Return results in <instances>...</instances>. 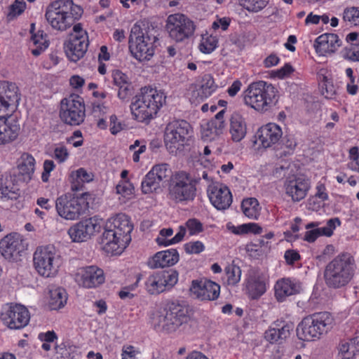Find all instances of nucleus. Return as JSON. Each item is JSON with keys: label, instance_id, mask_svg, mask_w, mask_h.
Segmentation results:
<instances>
[{"label": "nucleus", "instance_id": "36", "mask_svg": "<svg viewBox=\"0 0 359 359\" xmlns=\"http://www.w3.org/2000/svg\"><path fill=\"white\" fill-rule=\"evenodd\" d=\"M346 40L349 43V46L345 48L344 57L352 62H359V33L348 34Z\"/></svg>", "mask_w": 359, "mask_h": 359}, {"label": "nucleus", "instance_id": "43", "mask_svg": "<svg viewBox=\"0 0 359 359\" xmlns=\"http://www.w3.org/2000/svg\"><path fill=\"white\" fill-rule=\"evenodd\" d=\"M238 5L251 13L263 11L269 4V0H238Z\"/></svg>", "mask_w": 359, "mask_h": 359}, {"label": "nucleus", "instance_id": "60", "mask_svg": "<svg viewBox=\"0 0 359 359\" xmlns=\"http://www.w3.org/2000/svg\"><path fill=\"white\" fill-rule=\"evenodd\" d=\"M112 77L114 84L117 87L130 82L128 76L118 69L113 71Z\"/></svg>", "mask_w": 359, "mask_h": 359}, {"label": "nucleus", "instance_id": "47", "mask_svg": "<svg viewBox=\"0 0 359 359\" xmlns=\"http://www.w3.org/2000/svg\"><path fill=\"white\" fill-rule=\"evenodd\" d=\"M151 175L160 182L169 176L171 172L170 165L168 163H160L155 165L149 171Z\"/></svg>", "mask_w": 359, "mask_h": 359}, {"label": "nucleus", "instance_id": "50", "mask_svg": "<svg viewBox=\"0 0 359 359\" xmlns=\"http://www.w3.org/2000/svg\"><path fill=\"white\" fill-rule=\"evenodd\" d=\"M355 347L353 346L352 340L351 341L341 342L339 345V353L341 359H351L355 355Z\"/></svg>", "mask_w": 359, "mask_h": 359}, {"label": "nucleus", "instance_id": "6", "mask_svg": "<svg viewBox=\"0 0 359 359\" xmlns=\"http://www.w3.org/2000/svg\"><path fill=\"white\" fill-rule=\"evenodd\" d=\"M333 323V316L327 311L309 315L297 325V337L303 341H316L332 328Z\"/></svg>", "mask_w": 359, "mask_h": 359}, {"label": "nucleus", "instance_id": "39", "mask_svg": "<svg viewBox=\"0 0 359 359\" xmlns=\"http://www.w3.org/2000/svg\"><path fill=\"white\" fill-rule=\"evenodd\" d=\"M242 271L239 266L229 264L225 267L224 275L222 277L223 283L228 286H235L241 280Z\"/></svg>", "mask_w": 359, "mask_h": 359}, {"label": "nucleus", "instance_id": "3", "mask_svg": "<svg viewBox=\"0 0 359 359\" xmlns=\"http://www.w3.org/2000/svg\"><path fill=\"white\" fill-rule=\"evenodd\" d=\"M357 265L354 257L341 252L329 262L324 270L325 285L330 289H345L353 281Z\"/></svg>", "mask_w": 359, "mask_h": 359}, {"label": "nucleus", "instance_id": "34", "mask_svg": "<svg viewBox=\"0 0 359 359\" xmlns=\"http://www.w3.org/2000/svg\"><path fill=\"white\" fill-rule=\"evenodd\" d=\"M8 116L0 114V146L14 141L18 136L20 126L9 123Z\"/></svg>", "mask_w": 359, "mask_h": 359}, {"label": "nucleus", "instance_id": "4", "mask_svg": "<svg viewBox=\"0 0 359 359\" xmlns=\"http://www.w3.org/2000/svg\"><path fill=\"white\" fill-rule=\"evenodd\" d=\"M244 104L256 111L264 113L272 109L279 100V91L265 81L251 83L243 93Z\"/></svg>", "mask_w": 359, "mask_h": 359}, {"label": "nucleus", "instance_id": "41", "mask_svg": "<svg viewBox=\"0 0 359 359\" xmlns=\"http://www.w3.org/2000/svg\"><path fill=\"white\" fill-rule=\"evenodd\" d=\"M97 126L101 130H105L109 127V131L112 135L118 134L123 129L124 126L115 114L109 116V122L104 118L99 119Z\"/></svg>", "mask_w": 359, "mask_h": 359}, {"label": "nucleus", "instance_id": "14", "mask_svg": "<svg viewBox=\"0 0 359 359\" xmlns=\"http://www.w3.org/2000/svg\"><path fill=\"white\" fill-rule=\"evenodd\" d=\"M60 116L61 120L70 126H79L83 122L86 108L83 99L75 94L61 101Z\"/></svg>", "mask_w": 359, "mask_h": 359}, {"label": "nucleus", "instance_id": "51", "mask_svg": "<svg viewBox=\"0 0 359 359\" xmlns=\"http://www.w3.org/2000/svg\"><path fill=\"white\" fill-rule=\"evenodd\" d=\"M184 227L187 229L190 236L198 235L203 231V224L196 218L189 219L186 222Z\"/></svg>", "mask_w": 359, "mask_h": 359}, {"label": "nucleus", "instance_id": "64", "mask_svg": "<svg viewBox=\"0 0 359 359\" xmlns=\"http://www.w3.org/2000/svg\"><path fill=\"white\" fill-rule=\"evenodd\" d=\"M231 20L229 18H222L214 21L212 28L215 30L221 29L222 31L226 30L230 25Z\"/></svg>", "mask_w": 359, "mask_h": 359}, {"label": "nucleus", "instance_id": "40", "mask_svg": "<svg viewBox=\"0 0 359 359\" xmlns=\"http://www.w3.org/2000/svg\"><path fill=\"white\" fill-rule=\"evenodd\" d=\"M32 41L34 48H32V53L34 56L41 55L49 46L47 35L43 31H38L32 35Z\"/></svg>", "mask_w": 359, "mask_h": 359}, {"label": "nucleus", "instance_id": "18", "mask_svg": "<svg viewBox=\"0 0 359 359\" xmlns=\"http://www.w3.org/2000/svg\"><path fill=\"white\" fill-rule=\"evenodd\" d=\"M270 286L269 275L259 270H251L244 281L245 294L251 300H258Z\"/></svg>", "mask_w": 359, "mask_h": 359}, {"label": "nucleus", "instance_id": "21", "mask_svg": "<svg viewBox=\"0 0 359 359\" xmlns=\"http://www.w3.org/2000/svg\"><path fill=\"white\" fill-rule=\"evenodd\" d=\"M26 250L22 236L11 233L0 240V253L8 262H17Z\"/></svg>", "mask_w": 359, "mask_h": 359}, {"label": "nucleus", "instance_id": "27", "mask_svg": "<svg viewBox=\"0 0 359 359\" xmlns=\"http://www.w3.org/2000/svg\"><path fill=\"white\" fill-rule=\"evenodd\" d=\"M300 291V285L290 278L278 279L274 285V295L278 302H283L287 297L294 295Z\"/></svg>", "mask_w": 359, "mask_h": 359}, {"label": "nucleus", "instance_id": "56", "mask_svg": "<svg viewBox=\"0 0 359 359\" xmlns=\"http://www.w3.org/2000/svg\"><path fill=\"white\" fill-rule=\"evenodd\" d=\"M69 151L65 145L60 144L55 147L53 157L59 163H62L69 157Z\"/></svg>", "mask_w": 359, "mask_h": 359}, {"label": "nucleus", "instance_id": "48", "mask_svg": "<svg viewBox=\"0 0 359 359\" xmlns=\"http://www.w3.org/2000/svg\"><path fill=\"white\" fill-rule=\"evenodd\" d=\"M297 145V143L294 136L290 135H285L282 140L281 149L283 151L280 154V157L292 154Z\"/></svg>", "mask_w": 359, "mask_h": 359}, {"label": "nucleus", "instance_id": "61", "mask_svg": "<svg viewBox=\"0 0 359 359\" xmlns=\"http://www.w3.org/2000/svg\"><path fill=\"white\" fill-rule=\"evenodd\" d=\"M118 97L121 100H128L132 95L133 86L130 82L118 87Z\"/></svg>", "mask_w": 359, "mask_h": 359}, {"label": "nucleus", "instance_id": "45", "mask_svg": "<svg viewBox=\"0 0 359 359\" xmlns=\"http://www.w3.org/2000/svg\"><path fill=\"white\" fill-rule=\"evenodd\" d=\"M342 19L346 25L359 26V7L349 6L344 8Z\"/></svg>", "mask_w": 359, "mask_h": 359}, {"label": "nucleus", "instance_id": "53", "mask_svg": "<svg viewBox=\"0 0 359 359\" xmlns=\"http://www.w3.org/2000/svg\"><path fill=\"white\" fill-rule=\"evenodd\" d=\"M134 187L129 180H121L116 186V191L123 197H128L133 194Z\"/></svg>", "mask_w": 359, "mask_h": 359}, {"label": "nucleus", "instance_id": "30", "mask_svg": "<svg viewBox=\"0 0 359 359\" xmlns=\"http://www.w3.org/2000/svg\"><path fill=\"white\" fill-rule=\"evenodd\" d=\"M292 327L293 325L291 323L277 320L265 332L264 337L270 343H275L280 339H285L290 336Z\"/></svg>", "mask_w": 359, "mask_h": 359}, {"label": "nucleus", "instance_id": "58", "mask_svg": "<svg viewBox=\"0 0 359 359\" xmlns=\"http://www.w3.org/2000/svg\"><path fill=\"white\" fill-rule=\"evenodd\" d=\"M201 137L205 141L214 140L218 135L215 134L213 129L209 126V121L201 126Z\"/></svg>", "mask_w": 359, "mask_h": 359}, {"label": "nucleus", "instance_id": "10", "mask_svg": "<svg viewBox=\"0 0 359 359\" xmlns=\"http://www.w3.org/2000/svg\"><path fill=\"white\" fill-rule=\"evenodd\" d=\"M88 208V203L83 195L80 196L65 194L55 201L57 214L65 220H77Z\"/></svg>", "mask_w": 359, "mask_h": 359}, {"label": "nucleus", "instance_id": "19", "mask_svg": "<svg viewBox=\"0 0 359 359\" xmlns=\"http://www.w3.org/2000/svg\"><path fill=\"white\" fill-rule=\"evenodd\" d=\"M103 224L102 219L92 217L72 226L68 230V234L73 242L86 241L95 233L100 231Z\"/></svg>", "mask_w": 359, "mask_h": 359}, {"label": "nucleus", "instance_id": "52", "mask_svg": "<svg viewBox=\"0 0 359 359\" xmlns=\"http://www.w3.org/2000/svg\"><path fill=\"white\" fill-rule=\"evenodd\" d=\"M146 144L144 141L137 140L129 147L130 151H133V161L135 163L140 161V155L146 151Z\"/></svg>", "mask_w": 359, "mask_h": 359}, {"label": "nucleus", "instance_id": "16", "mask_svg": "<svg viewBox=\"0 0 359 359\" xmlns=\"http://www.w3.org/2000/svg\"><path fill=\"white\" fill-rule=\"evenodd\" d=\"M176 270L156 271L150 273L144 281V289L151 295H158L172 289L178 282Z\"/></svg>", "mask_w": 359, "mask_h": 359}, {"label": "nucleus", "instance_id": "20", "mask_svg": "<svg viewBox=\"0 0 359 359\" xmlns=\"http://www.w3.org/2000/svg\"><path fill=\"white\" fill-rule=\"evenodd\" d=\"M20 100L19 88L15 83L6 81L0 82V114L10 117Z\"/></svg>", "mask_w": 359, "mask_h": 359}, {"label": "nucleus", "instance_id": "25", "mask_svg": "<svg viewBox=\"0 0 359 359\" xmlns=\"http://www.w3.org/2000/svg\"><path fill=\"white\" fill-rule=\"evenodd\" d=\"M257 136L260 146L269 148L276 144L283 136L282 128L274 123H269L260 127Z\"/></svg>", "mask_w": 359, "mask_h": 359}, {"label": "nucleus", "instance_id": "63", "mask_svg": "<svg viewBox=\"0 0 359 359\" xmlns=\"http://www.w3.org/2000/svg\"><path fill=\"white\" fill-rule=\"evenodd\" d=\"M172 234L173 230L172 228H163L160 230L159 236L156 238V241L159 245L163 246V243L169 241L170 238H168Z\"/></svg>", "mask_w": 359, "mask_h": 359}, {"label": "nucleus", "instance_id": "38", "mask_svg": "<svg viewBox=\"0 0 359 359\" xmlns=\"http://www.w3.org/2000/svg\"><path fill=\"white\" fill-rule=\"evenodd\" d=\"M67 300V294L64 288L57 287L50 290L49 306L52 310H57L64 307Z\"/></svg>", "mask_w": 359, "mask_h": 359}, {"label": "nucleus", "instance_id": "7", "mask_svg": "<svg viewBox=\"0 0 359 359\" xmlns=\"http://www.w3.org/2000/svg\"><path fill=\"white\" fill-rule=\"evenodd\" d=\"M197 181L187 172H175L168 183L167 197L176 203L193 201L196 196Z\"/></svg>", "mask_w": 359, "mask_h": 359}, {"label": "nucleus", "instance_id": "13", "mask_svg": "<svg viewBox=\"0 0 359 359\" xmlns=\"http://www.w3.org/2000/svg\"><path fill=\"white\" fill-rule=\"evenodd\" d=\"M88 45V33L81 24L78 23L74 25L73 32L64 43V49L68 59L76 62L85 55Z\"/></svg>", "mask_w": 359, "mask_h": 359}, {"label": "nucleus", "instance_id": "32", "mask_svg": "<svg viewBox=\"0 0 359 359\" xmlns=\"http://www.w3.org/2000/svg\"><path fill=\"white\" fill-rule=\"evenodd\" d=\"M36 161L29 153H23L17 161L18 175L20 180L29 182L35 171Z\"/></svg>", "mask_w": 359, "mask_h": 359}, {"label": "nucleus", "instance_id": "44", "mask_svg": "<svg viewBox=\"0 0 359 359\" xmlns=\"http://www.w3.org/2000/svg\"><path fill=\"white\" fill-rule=\"evenodd\" d=\"M218 45L217 36L208 33L202 35L201 43H199V50L205 54L211 53Z\"/></svg>", "mask_w": 359, "mask_h": 359}, {"label": "nucleus", "instance_id": "15", "mask_svg": "<svg viewBox=\"0 0 359 359\" xmlns=\"http://www.w3.org/2000/svg\"><path fill=\"white\" fill-rule=\"evenodd\" d=\"M166 30L169 36L175 42H184L194 34L196 25L194 21L182 13L170 15L166 20Z\"/></svg>", "mask_w": 359, "mask_h": 359}, {"label": "nucleus", "instance_id": "42", "mask_svg": "<svg viewBox=\"0 0 359 359\" xmlns=\"http://www.w3.org/2000/svg\"><path fill=\"white\" fill-rule=\"evenodd\" d=\"M241 208L244 215L250 219H257L259 215V204L255 198L244 199Z\"/></svg>", "mask_w": 359, "mask_h": 359}, {"label": "nucleus", "instance_id": "37", "mask_svg": "<svg viewBox=\"0 0 359 359\" xmlns=\"http://www.w3.org/2000/svg\"><path fill=\"white\" fill-rule=\"evenodd\" d=\"M217 86L211 74H205L201 81L199 88L197 90L199 99L203 101L212 95L217 90Z\"/></svg>", "mask_w": 359, "mask_h": 359}, {"label": "nucleus", "instance_id": "24", "mask_svg": "<svg viewBox=\"0 0 359 359\" xmlns=\"http://www.w3.org/2000/svg\"><path fill=\"white\" fill-rule=\"evenodd\" d=\"M208 195L212 205L218 210H224L233 201L232 194L228 187L222 183H214L208 187Z\"/></svg>", "mask_w": 359, "mask_h": 359}, {"label": "nucleus", "instance_id": "1", "mask_svg": "<svg viewBox=\"0 0 359 359\" xmlns=\"http://www.w3.org/2000/svg\"><path fill=\"white\" fill-rule=\"evenodd\" d=\"M104 229L103 250L111 255L121 254L131 241L133 225L130 217L123 213L117 214L107 220Z\"/></svg>", "mask_w": 359, "mask_h": 359}, {"label": "nucleus", "instance_id": "9", "mask_svg": "<svg viewBox=\"0 0 359 359\" xmlns=\"http://www.w3.org/2000/svg\"><path fill=\"white\" fill-rule=\"evenodd\" d=\"M155 37L150 36L135 25L129 37V50L132 55L139 61L149 60L154 54Z\"/></svg>", "mask_w": 359, "mask_h": 359}, {"label": "nucleus", "instance_id": "33", "mask_svg": "<svg viewBox=\"0 0 359 359\" xmlns=\"http://www.w3.org/2000/svg\"><path fill=\"white\" fill-rule=\"evenodd\" d=\"M340 225L341 221L339 218H332L327 222L326 226L323 227L307 230L304 233V240L311 243L315 242L320 236L330 237L332 236L337 226Z\"/></svg>", "mask_w": 359, "mask_h": 359}, {"label": "nucleus", "instance_id": "2", "mask_svg": "<svg viewBox=\"0 0 359 359\" xmlns=\"http://www.w3.org/2000/svg\"><path fill=\"white\" fill-rule=\"evenodd\" d=\"M166 98L165 92L156 87L147 86L141 88L130 104L134 118L141 123L150 121L165 104Z\"/></svg>", "mask_w": 359, "mask_h": 359}, {"label": "nucleus", "instance_id": "26", "mask_svg": "<svg viewBox=\"0 0 359 359\" xmlns=\"http://www.w3.org/2000/svg\"><path fill=\"white\" fill-rule=\"evenodd\" d=\"M311 187L310 180L303 176L295 177L285 184V192L292 201L299 202L307 195Z\"/></svg>", "mask_w": 359, "mask_h": 359}, {"label": "nucleus", "instance_id": "57", "mask_svg": "<svg viewBox=\"0 0 359 359\" xmlns=\"http://www.w3.org/2000/svg\"><path fill=\"white\" fill-rule=\"evenodd\" d=\"M55 168V164L53 160H45L43 165L41 180L43 182L49 180L50 172Z\"/></svg>", "mask_w": 359, "mask_h": 359}, {"label": "nucleus", "instance_id": "5", "mask_svg": "<svg viewBox=\"0 0 359 359\" xmlns=\"http://www.w3.org/2000/svg\"><path fill=\"white\" fill-rule=\"evenodd\" d=\"M83 8L72 0H56L46 8L45 17L53 29L65 31L82 15Z\"/></svg>", "mask_w": 359, "mask_h": 359}, {"label": "nucleus", "instance_id": "29", "mask_svg": "<svg viewBox=\"0 0 359 359\" xmlns=\"http://www.w3.org/2000/svg\"><path fill=\"white\" fill-rule=\"evenodd\" d=\"M180 255L176 249L170 248L156 252L149 262L151 268H164L178 262Z\"/></svg>", "mask_w": 359, "mask_h": 359}, {"label": "nucleus", "instance_id": "54", "mask_svg": "<svg viewBox=\"0 0 359 359\" xmlns=\"http://www.w3.org/2000/svg\"><path fill=\"white\" fill-rule=\"evenodd\" d=\"M183 248L186 253L189 255L199 254L205 250V245L200 241L186 243Z\"/></svg>", "mask_w": 359, "mask_h": 359}, {"label": "nucleus", "instance_id": "55", "mask_svg": "<svg viewBox=\"0 0 359 359\" xmlns=\"http://www.w3.org/2000/svg\"><path fill=\"white\" fill-rule=\"evenodd\" d=\"M71 177L74 180L76 181L78 184L89 182L93 180V175L83 168L78 169L75 172H72Z\"/></svg>", "mask_w": 359, "mask_h": 359}, {"label": "nucleus", "instance_id": "23", "mask_svg": "<svg viewBox=\"0 0 359 359\" xmlns=\"http://www.w3.org/2000/svg\"><path fill=\"white\" fill-rule=\"evenodd\" d=\"M75 280L84 288H96L105 282V275L101 268L90 265L80 268L75 275Z\"/></svg>", "mask_w": 359, "mask_h": 359}, {"label": "nucleus", "instance_id": "28", "mask_svg": "<svg viewBox=\"0 0 359 359\" xmlns=\"http://www.w3.org/2000/svg\"><path fill=\"white\" fill-rule=\"evenodd\" d=\"M341 46V41L336 34H323L315 40L314 47L317 53L325 55L334 53Z\"/></svg>", "mask_w": 359, "mask_h": 359}, {"label": "nucleus", "instance_id": "62", "mask_svg": "<svg viewBox=\"0 0 359 359\" xmlns=\"http://www.w3.org/2000/svg\"><path fill=\"white\" fill-rule=\"evenodd\" d=\"M140 351L132 345H124L122 348L121 359H135Z\"/></svg>", "mask_w": 359, "mask_h": 359}, {"label": "nucleus", "instance_id": "59", "mask_svg": "<svg viewBox=\"0 0 359 359\" xmlns=\"http://www.w3.org/2000/svg\"><path fill=\"white\" fill-rule=\"evenodd\" d=\"M284 259L289 266H293L294 263L301 259V255L297 250L289 249L285 252Z\"/></svg>", "mask_w": 359, "mask_h": 359}, {"label": "nucleus", "instance_id": "49", "mask_svg": "<svg viewBox=\"0 0 359 359\" xmlns=\"http://www.w3.org/2000/svg\"><path fill=\"white\" fill-rule=\"evenodd\" d=\"M26 8V3L24 1L15 0L9 8L8 18L12 20L21 15Z\"/></svg>", "mask_w": 359, "mask_h": 359}, {"label": "nucleus", "instance_id": "35", "mask_svg": "<svg viewBox=\"0 0 359 359\" xmlns=\"http://www.w3.org/2000/svg\"><path fill=\"white\" fill-rule=\"evenodd\" d=\"M19 189L15 184L11 175H4L0 178V198L2 201L17 199Z\"/></svg>", "mask_w": 359, "mask_h": 359}, {"label": "nucleus", "instance_id": "22", "mask_svg": "<svg viewBox=\"0 0 359 359\" xmlns=\"http://www.w3.org/2000/svg\"><path fill=\"white\" fill-rule=\"evenodd\" d=\"M189 292L192 297L201 301H214L220 294V285L208 278H201L191 281Z\"/></svg>", "mask_w": 359, "mask_h": 359}, {"label": "nucleus", "instance_id": "17", "mask_svg": "<svg viewBox=\"0 0 359 359\" xmlns=\"http://www.w3.org/2000/svg\"><path fill=\"white\" fill-rule=\"evenodd\" d=\"M0 318L3 323L12 330H20L27 326L30 320L28 309L20 304L7 303L0 311Z\"/></svg>", "mask_w": 359, "mask_h": 359}, {"label": "nucleus", "instance_id": "11", "mask_svg": "<svg viewBox=\"0 0 359 359\" xmlns=\"http://www.w3.org/2000/svg\"><path fill=\"white\" fill-rule=\"evenodd\" d=\"M193 134V128L185 120L178 119L170 122L165 127L164 142L172 151L188 144Z\"/></svg>", "mask_w": 359, "mask_h": 359}, {"label": "nucleus", "instance_id": "8", "mask_svg": "<svg viewBox=\"0 0 359 359\" xmlns=\"http://www.w3.org/2000/svg\"><path fill=\"white\" fill-rule=\"evenodd\" d=\"M34 266L43 277L55 276L62 264L60 252L53 245L37 247L33 255Z\"/></svg>", "mask_w": 359, "mask_h": 359}, {"label": "nucleus", "instance_id": "46", "mask_svg": "<svg viewBox=\"0 0 359 359\" xmlns=\"http://www.w3.org/2000/svg\"><path fill=\"white\" fill-rule=\"evenodd\" d=\"M161 182H158L154 176L151 175L149 172L144 177L142 183L141 189L142 193L147 194L156 192L160 189Z\"/></svg>", "mask_w": 359, "mask_h": 359}, {"label": "nucleus", "instance_id": "31", "mask_svg": "<svg viewBox=\"0 0 359 359\" xmlns=\"http://www.w3.org/2000/svg\"><path fill=\"white\" fill-rule=\"evenodd\" d=\"M247 122L245 118L238 112L231 114L229 119V133L233 142H240L247 134Z\"/></svg>", "mask_w": 359, "mask_h": 359}, {"label": "nucleus", "instance_id": "12", "mask_svg": "<svg viewBox=\"0 0 359 359\" xmlns=\"http://www.w3.org/2000/svg\"><path fill=\"white\" fill-rule=\"evenodd\" d=\"M164 313H160L154 318L156 327H161L167 333L175 332L187 318V311L181 304L171 302L168 303Z\"/></svg>", "mask_w": 359, "mask_h": 359}]
</instances>
